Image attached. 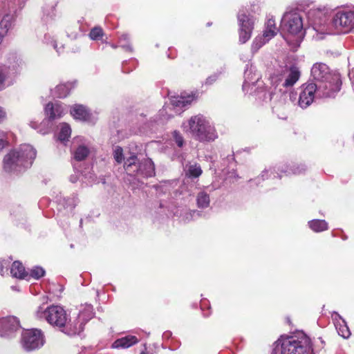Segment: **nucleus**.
Segmentation results:
<instances>
[{
  "instance_id": "1",
  "label": "nucleus",
  "mask_w": 354,
  "mask_h": 354,
  "mask_svg": "<svg viewBox=\"0 0 354 354\" xmlns=\"http://www.w3.org/2000/svg\"><path fill=\"white\" fill-rule=\"evenodd\" d=\"M37 313L38 317L44 315L50 325L68 335L79 334L84 329V323L78 320L82 317V313L77 318L71 320L68 318L66 310L59 306H51L44 310H41V308H39Z\"/></svg>"
},
{
  "instance_id": "2",
  "label": "nucleus",
  "mask_w": 354,
  "mask_h": 354,
  "mask_svg": "<svg viewBox=\"0 0 354 354\" xmlns=\"http://www.w3.org/2000/svg\"><path fill=\"white\" fill-rule=\"evenodd\" d=\"M311 75L318 88L319 98L333 97L339 91L342 80L340 75L331 72L328 66L323 63H316L311 68Z\"/></svg>"
},
{
  "instance_id": "3",
  "label": "nucleus",
  "mask_w": 354,
  "mask_h": 354,
  "mask_svg": "<svg viewBox=\"0 0 354 354\" xmlns=\"http://www.w3.org/2000/svg\"><path fill=\"white\" fill-rule=\"evenodd\" d=\"M185 131L199 141H213L217 138L215 128L203 115L192 116L183 124Z\"/></svg>"
},
{
  "instance_id": "4",
  "label": "nucleus",
  "mask_w": 354,
  "mask_h": 354,
  "mask_svg": "<svg viewBox=\"0 0 354 354\" xmlns=\"http://www.w3.org/2000/svg\"><path fill=\"white\" fill-rule=\"evenodd\" d=\"M299 77L300 71L297 66L284 67L270 76V82L275 89L285 93L299 80Z\"/></svg>"
},
{
  "instance_id": "5",
  "label": "nucleus",
  "mask_w": 354,
  "mask_h": 354,
  "mask_svg": "<svg viewBox=\"0 0 354 354\" xmlns=\"http://www.w3.org/2000/svg\"><path fill=\"white\" fill-rule=\"evenodd\" d=\"M260 77V75L252 66L248 67L244 73L245 80L243 84V90L246 93L259 95V98L261 97V95L262 94L263 100L271 101L276 94L272 92L267 93L265 91Z\"/></svg>"
},
{
  "instance_id": "6",
  "label": "nucleus",
  "mask_w": 354,
  "mask_h": 354,
  "mask_svg": "<svg viewBox=\"0 0 354 354\" xmlns=\"http://www.w3.org/2000/svg\"><path fill=\"white\" fill-rule=\"evenodd\" d=\"M281 354H313L310 338L304 335L300 338L287 337L282 340Z\"/></svg>"
},
{
  "instance_id": "7",
  "label": "nucleus",
  "mask_w": 354,
  "mask_h": 354,
  "mask_svg": "<svg viewBox=\"0 0 354 354\" xmlns=\"http://www.w3.org/2000/svg\"><path fill=\"white\" fill-rule=\"evenodd\" d=\"M281 28L290 35L297 37V41L301 42L304 36V24L301 15L296 11L284 14L281 19Z\"/></svg>"
},
{
  "instance_id": "8",
  "label": "nucleus",
  "mask_w": 354,
  "mask_h": 354,
  "mask_svg": "<svg viewBox=\"0 0 354 354\" xmlns=\"http://www.w3.org/2000/svg\"><path fill=\"white\" fill-rule=\"evenodd\" d=\"M137 158L138 156H128L125 161V170L131 174H140L145 177L154 175V164L151 159L147 158L140 162Z\"/></svg>"
},
{
  "instance_id": "9",
  "label": "nucleus",
  "mask_w": 354,
  "mask_h": 354,
  "mask_svg": "<svg viewBox=\"0 0 354 354\" xmlns=\"http://www.w3.org/2000/svg\"><path fill=\"white\" fill-rule=\"evenodd\" d=\"M308 17L311 22L315 35L313 38L317 40L324 39V35L333 34L332 30L326 25V17L320 10H312L308 12Z\"/></svg>"
},
{
  "instance_id": "10",
  "label": "nucleus",
  "mask_w": 354,
  "mask_h": 354,
  "mask_svg": "<svg viewBox=\"0 0 354 354\" xmlns=\"http://www.w3.org/2000/svg\"><path fill=\"white\" fill-rule=\"evenodd\" d=\"M331 24L338 32L351 31L354 28V9H343L336 12Z\"/></svg>"
},
{
  "instance_id": "11",
  "label": "nucleus",
  "mask_w": 354,
  "mask_h": 354,
  "mask_svg": "<svg viewBox=\"0 0 354 354\" xmlns=\"http://www.w3.org/2000/svg\"><path fill=\"white\" fill-rule=\"evenodd\" d=\"M21 344L26 351L37 349L43 346L44 337L41 331L37 329H30L23 332Z\"/></svg>"
},
{
  "instance_id": "12",
  "label": "nucleus",
  "mask_w": 354,
  "mask_h": 354,
  "mask_svg": "<svg viewBox=\"0 0 354 354\" xmlns=\"http://www.w3.org/2000/svg\"><path fill=\"white\" fill-rule=\"evenodd\" d=\"M237 18L239 25V41L244 44L251 37L254 19L252 16L247 15L244 10L239 12Z\"/></svg>"
},
{
  "instance_id": "13",
  "label": "nucleus",
  "mask_w": 354,
  "mask_h": 354,
  "mask_svg": "<svg viewBox=\"0 0 354 354\" xmlns=\"http://www.w3.org/2000/svg\"><path fill=\"white\" fill-rule=\"evenodd\" d=\"M21 61L15 54H10L5 63L0 64V89L3 88L6 80L12 74L17 73Z\"/></svg>"
},
{
  "instance_id": "14",
  "label": "nucleus",
  "mask_w": 354,
  "mask_h": 354,
  "mask_svg": "<svg viewBox=\"0 0 354 354\" xmlns=\"http://www.w3.org/2000/svg\"><path fill=\"white\" fill-rule=\"evenodd\" d=\"M71 149L75 151L74 155H93L100 152L93 143L82 136L73 139Z\"/></svg>"
},
{
  "instance_id": "15",
  "label": "nucleus",
  "mask_w": 354,
  "mask_h": 354,
  "mask_svg": "<svg viewBox=\"0 0 354 354\" xmlns=\"http://www.w3.org/2000/svg\"><path fill=\"white\" fill-rule=\"evenodd\" d=\"M315 97H318V88L313 83L304 84L299 93L298 104L302 109H306L311 104Z\"/></svg>"
},
{
  "instance_id": "16",
  "label": "nucleus",
  "mask_w": 354,
  "mask_h": 354,
  "mask_svg": "<svg viewBox=\"0 0 354 354\" xmlns=\"http://www.w3.org/2000/svg\"><path fill=\"white\" fill-rule=\"evenodd\" d=\"M28 156H5L3 169L6 171H21V167H28L32 162L26 160Z\"/></svg>"
},
{
  "instance_id": "17",
  "label": "nucleus",
  "mask_w": 354,
  "mask_h": 354,
  "mask_svg": "<svg viewBox=\"0 0 354 354\" xmlns=\"http://www.w3.org/2000/svg\"><path fill=\"white\" fill-rule=\"evenodd\" d=\"M20 327L19 321L14 316H8L0 319V335L9 336L17 331Z\"/></svg>"
},
{
  "instance_id": "18",
  "label": "nucleus",
  "mask_w": 354,
  "mask_h": 354,
  "mask_svg": "<svg viewBox=\"0 0 354 354\" xmlns=\"http://www.w3.org/2000/svg\"><path fill=\"white\" fill-rule=\"evenodd\" d=\"M45 113L48 120L50 121L59 119L63 117L66 113L67 110L62 104L59 103H48L44 109Z\"/></svg>"
},
{
  "instance_id": "19",
  "label": "nucleus",
  "mask_w": 354,
  "mask_h": 354,
  "mask_svg": "<svg viewBox=\"0 0 354 354\" xmlns=\"http://www.w3.org/2000/svg\"><path fill=\"white\" fill-rule=\"evenodd\" d=\"M75 82H68L59 84L52 91V95L55 97L63 98L66 97L70 93L71 90L75 87Z\"/></svg>"
},
{
  "instance_id": "20",
  "label": "nucleus",
  "mask_w": 354,
  "mask_h": 354,
  "mask_svg": "<svg viewBox=\"0 0 354 354\" xmlns=\"http://www.w3.org/2000/svg\"><path fill=\"white\" fill-rule=\"evenodd\" d=\"M70 111L71 114L75 120L86 121L90 116L88 109L83 105L80 104L74 105Z\"/></svg>"
},
{
  "instance_id": "21",
  "label": "nucleus",
  "mask_w": 354,
  "mask_h": 354,
  "mask_svg": "<svg viewBox=\"0 0 354 354\" xmlns=\"http://www.w3.org/2000/svg\"><path fill=\"white\" fill-rule=\"evenodd\" d=\"M194 95H178L171 98V103L175 107H185L194 100Z\"/></svg>"
},
{
  "instance_id": "22",
  "label": "nucleus",
  "mask_w": 354,
  "mask_h": 354,
  "mask_svg": "<svg viewBox=\"0 0 354 354\" xmlns=\"http://www.w3.org/2000/svg\"><path fill=\"white\" fill-rule=\"evenodd\" d=\"M277 31L278 29L276 27L274 20L273 19H269L266 24V28L262 35L267 40L270 41L277 35Z\"/></svg>"
},
{
  "instance_id": "23",
  "label": "nucleus",
  "mask_w": 354,
  "mask_h": 354,
  "mask_svg": "<svg viewBox=\"0 0 354 354\" xmlns=\"http://www.w3.org/2000/svg\"><path fill=\"white\" fill-rule=\"evenodd\" d=\"M10 273L13 277L21 279L28 276V273L26 272L24 267L19 261L13 262L11 266Z\"/></svg>"
},
{
  "instance_id": "24",
  "label": "nucleus",
  "mask_w": 354,
  "mask_h": 354,
  "mask_svg": "<svg viewBox=\"0 0 354 354\" xmlns=\"http://www.w3.org/2000/svg\"><path fill=\"white\" fill-rule=\"evenodd\" d=\"M137 342L138 339L136 337L127 336L115 341L113 346L114 348H128L137 343Z\"/></svg>"
},
{
  "instance_id": "25",
  "label": "nucleus",
  "mask_w": 354,
  "mask_h": 354,
  "mask_svg": "<svg viewBox=\"0 0 354 354\" xmlns=\"http://www.w3.org/2000/svg\"><path fill=\"white\" fill-rule=\"evenodd\" d=\"M71 135V129L67 123H62L59 125V131L57 134V140L65 144L68 140Z\"/></svg>"
},
{
  "instance_id": "26",
  "label": "nucleus",
  "mask_w": 354,
  "mask_h": 354,
  "mask_svg": "<svg viewBox=\"0 0 354 354\" xmlns=\"http://www.w3.org/2000/svg\"><path fill=\"white\" fill-rule=\"evenodd\" d=\"M14 20V15L7 14L3 16L0 22V35L3 37L6 35L8 30L11 28L12 21Z\"/></svg>"
},
{
  "instance_id": "27",
  "label": "nucleus",
  "mask_w": 354,
  "mask_h": 354,
  "mask_svg": "<svg viewBox=\"0 0 354 354\" xmlns=\"http://www.w3.org/2000/svg\"><path fill=\"white\" fill-rule=\"evenodd\" d=\"M197 206L199 208H206L209 205V194L205 192H200L196 196Z\"/></svg>"
},
{
  "instance_id": "28",
  "label": "nucleus",
  "mask_w": 354,
  "mask_h": 354,
  "mask_svg": "<svg viewBox=\"0 0 354 354\" xmlns=\"http://www.w3.org/2000/svg\"><path fill=\"white\" fill-rule=\"evenodd\" d=\"M310 227L315 232H322L328 227L327 223L324 220H313L309 222Z\"/></svg>"
},
{
  "instance_id": "29",
  "label": "nucleus",
  "mask_w": 354,
  "mask_h": 354,
  "mask_svg": "<svg viewBox=\"0 0 354 354\" xmlns=\"http://www.w3.org/2000/svg\"><path fill=\"white\" fill-rule=\"evenodd\" d=\"M269 40H267L263 35L257 36L253 41L251 50L253 53H257L260 48H261L264 44L268 42Z\"/></svg>"
},
{
  "instance_id": "30",
  "label": "nucleus",
  "mask_w": 354,
  "mask_h": 354,
  "mask_svg": "<svg viewBox=\"0 0 354 354\" xmlns=\"http://www.w3.org/2000/svg\"><path fill=\"white\" fill-rule=\"evenodd\" d=\"M201 174L202 169L197 164L189 165L186 171V175L189 177L198 178Z\"/></svg>"
},
{
  "instance_id": "31",
  "label": "nucleus",
  "mask_w": 354,
  "mask_h": 354,
  "mask_svg": "<svg viewBox=\"0 0 354 354\" xmlns=\"http://www.w3.org/2000/svg\"><path fill=\"white\" fill-rule=\"evenodd\" d=\"M120 46L127 51H132L133 48L129 43V35L127 33L122 34L119 37Z\"/></svg>"
},
{
  "instance_id": "32",
  "label": "nucleus",
  "mask_w": 354,
  "mask_h": 354,
  "mask_svg": "<svg viewBox=\"0 0 354 354\" xmlns=\"http://www.w3.org/2000/svg\"><path fill=\"white\" fill-rule=\"evenodd\" d=\"M36 149L30 145L23 144L20 146L17 155H36Z\"/></svg>"
},
{
  "instance_id": "33",
  "label": "nucleus",
  "mask_w": 354,
  "mask_h": 354,
  "mask_svg": "<svg viewBox=\"0 0 354 354\" xmlns=\"http://www.w3.org/2000/svg\"><path fill=\"white\" fill-rule=\"evenodd\" d=\"M66 34L69 39L72 40L77 39L80 35V26L75 25L72 27H68L66 30Z\"/></svg>"
},
{
  "instance_id": "34",
  "label": "nucleus",
  "mask_w": 354,
  "mask_h": 354,
  "mask_svg": "<svg viewBox=\"0 0 354 354\" xmlns=\"http://www.w3.org/2000/svg\"><path fill=\"white\" fill-rule=\"evenodd\" d=\"M43 41L44 43H46L47 44H51L58 54H60L61 53L63 52V48H64L63 46H62L59 48H57L56 41L53 40V39L51 37V36L48 33H46L44 35Z\"/></svg>"
},
{
  "instance_id": "35",
  "label": "nucleus",
  "mask_w": 354,
  "mask_h": 354,
  "mask_svg": "<svg viewBox=\"0 0 354 354\" xmlns=\"http://www.w3.org/2000/svg\"><path fill=\"white\" fill-rule=\"evenodd\" d=\"M129 155H142L143 147L142 145H138L136 143H131L129 145Z\"/></svg>"
},
{
  "instance_id": "36",
  "label": "nucleus",
  "mask_w": 354,
  "mask_h": 354,
  "mask_svg": "<svg viewBox=\"0 0 354 354\" xmlns=\"http://www.w3.org/2000/svg\"><path fill=\"white\" fill-rule=\"evenodd\" d=\"M103 35V30L100 27H95L91 29L89 37L92 40H99L102 39Z\"/></svg>"
},
{
  "instance_id": "37",
  "label": "nucleus",
  "mask_w": 354,
  "mask_h": 354,
  "mask_svg": "<svg viewBox=\"0 0 354 354\" xmlns=\"http://www.w3.org/2000/svg\"><path fill=\"white\" fill-rule=\"evenodd\" d=\"M45 274V270L41 267H35L30 270V276L36 279L43 277Z\"/></svg>"
},
{
  "instance_id": "38",
  "label": "nucleus",
  "mask_w": 354,
  "mask_h": 354,
  "mask_svg": "<svg viewBox=\"0 0 354 354\" xmlns=\"http://www.w3.org/2000/svg\"><path fill=\"white\" fill-rule=\"evenodd\" d=\"M173 138L179 147H182L183 145L184 140L179 131H174L173 132Z\"/></svg>"
},
{
  "instance_id": "39",
  "label": "nucleus",
  "mask_w": 354,
  "mask_h": 354,
  "mask_svg": "<svg viewBox=\"0 0 354 354\" xmlns=\"http://www.w3.org/2000/svg\"><path fill=\"white\" fill-rule=\"evenodd\" d=\"M114 133V132H113ZM117 133V138H115V135L113 134L112 137L111 138V142H116L118 140H120L121 139H124L125 137H127L128 135L126 133H124L122 130H116Z\"/></svg>"
},
{
  "instance_id": "40",
  "label": "nucleus",
  "mask_w": 354,
  "mask_h": 354,
  "mask_svg": "<svg viewBox=\"0 0 354 354\" xmlns=\"http://www.w3.org/2000/svg\"><path fill=\"white\" fill-rule=\"evenodd\" d=\"M220 75L221 73H215L212 74L206 79L205 84L206 85H212L218 80Z\"/></svg>"
},
{
  "instance_id": "41",
  "label": "nucleus",
  "mask_w": 354,
  "mask_h": 354,
  "mask_svg": "<svg viewBox=\"0 0 354 354\" xmlns=\"http://www.w3.org/2000/svg\"><path fill=\"white\" fill-rule=\"evenodd\" d=\"M6 136L4 133H3L2 134H0V152L8 144V142Z\"/></svg>"
},
{
  "instance_id": "42",
  "label": "nucleus",
  "mask_w": 354,
  "mask_h": 354,
  "mask_svg": "<svg viewBox=\"0 0 354 354\" xmlns=\"http://www.w3.org/2000/svg\"><path fill=\"white\" fill-rule=\"evenodd\" d=\"M339 333L344 337L348 338L351 335V332L347 326H344L342 328H339Z\"/></svg>"
},
{
  "instance_id": "43",
  "label": "nucleus",
  "mask_w": 354,
  "mask_h": 354,
  "mask_svg": "<svg viewBox=\"0 0 354 354\" xmlns=\"http://www.w3.org/2000/svg\"><path fill=\"white\" fill-rule=\"evenodd\" d=\"M113 155H123V149L118 145H113Z\"/></svg>"
},
{
  "instance_id": "44",
  "label": "nucleus",
  "mask_w": 354,
  "mask_h": 354,
  "mask_svg": "<svg viewBox=\"0 0 354 354\" xmlns=\"http://www.w3.org/2000/svg\"><path fill=\"white\" fill-rule=\"evenodd\" d=\"M148 133V131L146 130L145 128L142 127V129H139L136 131H134L131 134H145V133Z\"/></svg>"
},
{
  "instance_id": "45",
  "label": "nucleus",
  "mask_w": 354,
  "mask_h": 354,
  "mask_svg": "<svg viewBox=\"0 0 354 354\" xmlns=\"http://www.w3.org/2000/svg\"><path fill=\"white\" fill-rule=\"evenodd\" d=\"M115 161L118 163H122L124 161V165H125V161L127 159L124 158V156H114Z\"/></svg>"
},
{
  "instance_id": "46",
  "label": "nucleus",
  "mask_w": 354,
  "mask_h": 354,
  "mask_svg": "<svg viewBox=\"0 0 354 354\" xmlns=\"http://www.w3.org/2000/svg\"><path fill=\"white\" fill-rule=\"evenodd\" d=\"M6 112L2 108H0V122H1L6 118Z\"/></svg>"
},
{
  "instance_id": "47",
  "label": "nucleus",
  "mask_w": 354,
  "mask_h": 354,
  "mask_svg": "<svg viewBox=\"0 0 354 354\" xmlns=\"http://www.w3.org/2000/svg\"><path fill=\"white\" fill-rule=\"evenodd\" d=\"M349 76H350V80L351 81V83H352V85H353V88L354 89V69H353L350 73H349Z\"/></svg>"
},
{
  "instance_id": "48",
  "label": "nucleus",
  "mask_w": 354,
  "mask_h": 354,
  "mask_svg": "<svg viewBox=\"0 0 354 354\" xmlns=\"http://www.w3.org/2000/svg\"><path fill=\"white\" fill-rule=\"evenodd\" d=\"M86 156H74V159L77 162H81L84 160Z\"/></svg>"
},
{
  "instance_id": "49",
  "label": "nucleus",
  "mask_w": 354,
  "mask_h": 354,
  "mask_svg": "<svg viewBox=\"0 0 354 354\" xmlns=\"http://www.w3.org/2000/svg\"><path fill=\"white\" fill-rule=\"evenodd\" d=\"M242 152H245V153H252L250 148H245V149H243L242 151H239V153H242Z\"/></svg>"
},
{
  "instance_id": "50",
  "label": "nucleus",
  "mask_w": 354,
  "mask_h": 354,
  "mask_svg": "<svg viewBox=\"0 0 354 354\" xmlns=\"http://www.w3.org/2000/svg\"><path fill=\"white\" fill-rule=\"evenodd\" d=\"M197 214L198 215L199 214L198 212H197V211H196V210H194V211H192V212H189V213L188 214V215H189L190 217H192V216L194 214Z\"/></svg>"
}]
</instances>
